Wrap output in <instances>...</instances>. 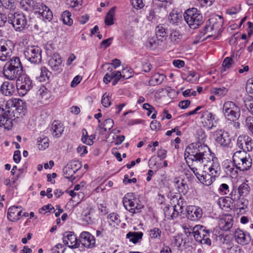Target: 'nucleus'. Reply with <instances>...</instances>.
Wrapping results in <instances>:
<instances>
[{"mask_svg":"<svg viewBox=\"0 0 253 253\" xmlns=\"http://www.w3.org/2000/svg\"><path fill=\"white\" fill-rule=\"evenodd\" d=\"M7 21L8 22L7 14L0 12V27L4 26Z\"/></svg>","mask_w":253,"mask_h":253,"instance_id":"62","label":"nucleus"},{"mask_svg":"<svg viewBox=\"0 0 253 253\" xmlns=\"http://www.w3.org/2000/svg\"><path fill=\"white\" fill-rule=\"evenodd\" d=\"M219 228L223 231H228L233 226V219L231 215H227L221 218L218 223Z\"/></svg>","mask_w":253,"mask_h":253,"instance_id":"25","label":"nucleus"},{"mask_svg":"<svg viewBox=\"0 0 253 253\" xmlns=\"http://www.w3.org/2000/svg\"><path fill=\"white\" fill-rule=\"evenodd\" d=\"M22 101L19 99L12 98L8 100L6 103L5 108L0 107V127L6 129H11L13 126V117L15 115L12 108L18 107Z\"/></svg>","mask_w":253,"mask_h":253,"instance_id":"2","label":"nucleus"},{"mask_svg":"<svg viewBox=\"0 0 253 253\" xmlns=\"http://www.w3.org/2000/svg\"><path fill=\"white\" fill-rule=\"evenodd\" d=\"M101 103L105 107H108L111 105L109 94L107 93L104 94L102 97Z\"/></svg>","mask_w":253,"mask_h":253,"instance_id":"57","label":"nucleus"},{"mask_svg":"<svg viewBox=\"0 0 253 253\" xmlns=\"http://www.w3.org/2000/svg\"><path fill=\"white\" fill-rule=\"evenodd\" d=\"M143 236V233L138 232H128L126 235V238L129 239V241L135 244L137 243L140 239H141Z\"/></svg>","mask_w":253,"mask_h":253,"instance_id":"37","label":"nucleus"},{"mask_svg":"<svg viewBox=\"0 0 253 253\" xmlns=\"http://www.w3.org/2000/svg\"><path fill=\"white\" fill-rule=\"evenodd\" d=\"M197 138L198 139L199 142L198 143H196L195 144L192 143L191 145H190L188 147L186 148V152L188 153V152L189 151V149H187L189 146H191L192 145H195L198 143L201 144V145H204V143L206 141V139L207 138V135L206 134V133L204 130L202 129H199L197 131Z\"/></svg>","mask_w":253,"mask_h":253,"instance_id":"36","label":"nucleus"},{"mask_svg":"<svg viewBox=\"0 0 253 253\" xmlns=\"http://www.w3.org/2000/svg\"><path fill=\"white\" fill-rule=\"evenodd\" d=\"M50 130L52 135L58 138L61 136L64 131V128L62 125L58 121H54L51 126Z\"/></svg>","mask_w":253,"mask_h":253,"instance_id":"26","label":"nucleus"},{"mask_svg":"<svg viewBox=\"0 0 253 253\" xmlns=\"http://www.w3.org/2000/svg\"><path fill=\"white\" fill-rule=\"evenodd\" d=\"M82 141L88 145H91L93 143V141L89 139V136L88 135L87 132L85 128L82 129Z\"/></svg>","mask_w":253,"mask_h":253,"instance_id":"49","label":"nucleus"},{"mask_svg":"<svg viewBox=\"0 0 253 253\" xmlns=\"http://www.w3.org/2000/svg\"><path fill=\"white\" fill-rule=\"evenodd\" d=\"M165 76L163 74L156 73L154 74L148 82L149 85L155 86L161 84L164 80Z\"/></svg>","mask_w":253,"mask_h":253,"instance_id":"34","label":"nucleus"},{"mask_svg":"<svg viewBox=\"0 0 253 253\" xmlns=\"http://www.w3.org/2000/svg\"><path fill=\"white\" fill-rule=\"evenodd\" d=\"M63 173L64 177L71 181H73L75 179V177L73 176L75 172L68 165L63 168Z\"/></svg>","mask_w":253,"mask_h":253,"instance_id":"42","label":"nucleus"},{"mask_svg":"<svg viewBox=\"0 0 253 253\" xmlns=\"http://www.w3.org/2000/svg\"><path fill=\"white\" fill-rule=\"evenodd\" d=\"M237 145L242 151L245 152L252 151L253 149V141L252 139L248 135H241L237 140Z\"/></svg>","mask_w":253,"mask_h":253,"instance_id":"14","label":"nucleus"},{"mask_svg":"<svg viewBox=\"0 0 253 253\" xmlns=\"http://www.w3.org/2000/svg\"><path fill=\"white\" fill-rule=\"evenodd\" d=\"M63 241L64 245L71 249L77 248L80 245L79 240L72 232H66L64 234Z\"/></svg>","mask_w":253,"mask_h":253,"instance_id":"18","label":"nucleus"},{"mask_svg":"<svg viewBox=\"0 0 253 253\" xmlns=\"http://www.w3.org/2000/svg\"><path fill=\"white\" fill-rule=\"evenodd\" d=\"M182 35L178 31H172L169 36V39L171 42L173 44H176L178 43L182 39Z\"/></svg>","mask_w":253,"mask_h":253,"instance_id":"38","label":"nucleus"},{"mask_svg":"<svg viewBox=\"0 0 253 253\" xmlns=\"http://www.w3.org/2000/svg\"><path fill=\"white\" fill-rule=\"evenodd\" d=\"M83 219L88 224H91L94 222V219L91 215V211L90 210L87 211L83 214Z\"/></svg>","mask_w":253,"mask_h":253,"instance_id":"55","label":"nucleus"},{"mask_svg":"<svg viewBox=\"0 0 253 253\" xmlns=\"http://www.w3.org/2000/svg\"><path fill=\"white\" fill-rule=\"evenodd\" d=\"M233 162L237 169L241 171L249 169L252 165V159L250 155L245 151H237L232 157Z\"/></svg>","mask_w":253,"mask_h":253,"instance_id":"4","label":"nucleus"},{"mask_svg":"<svg viewBox=\"0 0 253 253\" xmlns=\"http://www.w3.org/2000/svg\"><path fill=\"white\" fill-rule=\"evenodd\" d=\"M186 205V203L184 200L181 197H180L179 199L177 200L176 205L171 207V211H173V212L171 215V219H174L177 217L180 213H182L184 211Z\"/></svg>","mask_w":253,"mask_h":253,"instance_id":"21","label":"nucleus"},{"mask_svg":"<svg viewBox=\"0 0 253 253\" xmlns=\"http://www.w3.org/2000/svg\"><path fill=\"white\" fill-rule=\"evenodd\" d=\"M219 191L222 195L229 194V186L225 183H222L219 188Z\"/></svg>","mask_w":253,"mask_h":253,"instance_id":"61","label":"nucleus"},{"mask_svg":"<svg viewBox=\"0 0 253 253\" xmlns=\"http://www.w3.org/2000/svg\"><path fill=\"white\" fill-rule=\"evenodd\" d=\"M79 243L85 248L88 249L93 248L95 244V239L94 237L90 233L86 231H84L80 235V239L79 240Z\"/></svg>","mask_w":253,"mask_h":253,"instance_id":"16","label":"nucleus"},{"mask_svg":"<svg viewBox=\"0 0 253 253\" xmlns=\"http://www.w3.org/2000/svg\"><path fill=\"white\" fill-rule=\"evenodd\" d=\"M214 135L216 137L215 140L216 142L221 146L227 147L229 145L231 142V138L227 132H223L221 130H218L214 132Z\"/></svg>","mask_w":253,"mask_h":253,"instance_id":"20","label":"nucleus"},{"mask_svg":"<svg viewBox=\"0 0 253 253\" xmlns=\"http://www.w3.org/2000/svg\"><path fill=\"white\" fill-rule=\"evenodd\" d=\"M155 34V37L161 42L165 40L168 36L166 29L161 25H159L156 27Z\"/></svg>","mask_w":253,"mask_h":253,"instance_id":"30","label":"nucleus"},{"mask_svg":"<svg viewBox=\"0 0 253 253\" xmlns=\"http://www.w3.org/2000/svg\"><path fill=\"white\" fill-rule=\"evenodd\" d=\"M7 18L8 23L12 25L16 31L21 32L28 28V21L23 13L9 11Z\"/></svg>","mask_w":253,"mask_h":253,"instance_id":"5","label":"nucleus"},{"mask_svg":"<svg viewBox=\"0 0 253 253\" xmlns=\"http://www.w3.org/2000/svg\"><path fill=\"white\" fill-rule=\"evenodd\" d=\"M233 200H232L230 196L228 197H226L225 198H220L219 199L218 201V204L219 207L222 209H232V207L233 206V202H232Z\"/></svg>","mask_w":253,"mask_h":253,"instance_id":"29","label":"nucleus"},{"mask_svg":"<svg viewBox=\"0 0 253 253\" xmlns=\"http://www.w3.org/2000/svg\"><path fill=\"white\" fill-rule=\"evenodd\" d=\"M108 219L109 220L108 222L111 225H112V223L118 224L120 222L119 215L116 213L113 212L109 214L108 216Z\"/></svg>","mask_w":253,"mask_h":253,"instance_id":"54","label":"nucleus"},{"mask_svg":"<svg viewBox=\"0 0 253 253\" xmlns=\"http://www.w3.org/2000/svg\"><path fill=\"white\" fill-rule=\"evenodd\" d=\"M223 24V20L219 16L218 18H211L204 27V34L209 33L207 38L211 37L214 34L218 33Z\"/></svg>","mask_w":253,"mask_h":253,"instance_id":"8","label":"nucleus"},{"mask_svg":"<svg viewBox=\"0 0 253 253\" xmlns=\"http://www.w3.org/2000/svg\"><path fill=\"white\" fill-rule=\"evenodd\" d=\"M126 202L123 201V204L126 209L132 213V215L135 213L140 212L141 209L143 206L137 202H135L134 200L129 201Z\"/></svg>","mask_w":253,"mask_h":253,"instance_id":"24","label":"nucleus"},{"mask_svg":"<svg viewBox=\"0 0 253 253\" xmlns=\"http://www.w3.org/2000/svg\"><path fill=\"white\" fill-rule=\"evenodd\" d=\"M37 145L40 150H44L49 146V139L44 136L40 137L37 140Z\"/></svg>","mask_w":253,"mask_h":253,"instance_id":"40","label":"nucleus"},{"mask_svg":"<svg viewBox=\"0 0 253 253\" xmlns=\"http://www.w3.org/2000/svg\"><path fill=\"white\" fill-rule=\"evenodd\" d=\"M211 91L213 94L217 95L219 97H222L226 94L228 89L224 87L220 88H213L211 89Z\"/></svg>","mask_w":253,"mask_h":253,"instance_id":"50","label":"nucleus"},{"mask_svg":"<svg viewBox=\"0 0 253 253\" xmlns=\"http://www.w3.org/2000/svg\"><path fill=\"white\" fill-rule=\"evenodd\" d=\"M233 202H236L237 204H234V206L236 207L237 209L239 210V212H244L245 211V210L247 209L248 206V201L244 198V197L240 198L239 197V199L237 201H233Z\"/></svg>","mask_w":253,"mask_h":253,"instance_id":"35","label":"nucleus"},{"mask_svg":"<svg viewBox=\"0 0 253 253\" xmlns=\"http://www.w3.org/2000/svg\"><path fill=\"white\" fill-rule=\"evenodd\" d=\"M25 58L32 63H40L42 60V49L37 46L27 47L24 52Z\"/></svg>","mask_w":253,"mask_h":253,"instance_id":"10","label":"nucleus"},{"mask_svg":"<svg viewBox=\"0 0 253 253\" xmlns=\"http://www.w3.org/2000/svg\"><path fill=\"white\" fill-rule=\"evenodd\" d=\"M0 4L7 9H11L15 7L14 0H0Z\"/></svg>","mask_w":253,"mask_h":253,"instance_id":"48","label":"nucleus"},{"mask_svg":"<svg viewBox=\"0 0 253 253\" xmlns=\"http://www.w3.org/2000/svg\"><path fill=\"white\" fill-rule=\"evenodd\" d=\"M116 7H112L107 12L105 17V23L107 25H112L114 24Z\"/></svg>","mask_w":253,"mask_h":253,"instance_id":"39","label":"nucleus"},{"mask_svg":"<svg viewBox=\"0 0 253 253\" xmlns=\"http://www.w3.org/2000/svg\"><path fill=\"white\" fill-rule=\"evenodd\" d=\"M234 237L236 242L240 245H248L251 241L250 234L239 229L235 231Z\"/></svg>","mask_w":253,"mask_h":253,"instance_id":"19","label":"nucleus"},{"mask_svg":"<svg viewBox=\"0 0 253 253\" xmlns=\"http://www.w3.org/2000/svg\"><path fill=\"white\" fill-rule=\"evenodd\" d=\"M187 149L189 151L187 158L193 161V165L199 163L203 166L205 171L207 169V172L215 177L220 175L221 168L218 159L207 145L198 143L189 146Z\"/></svg>","mask_w":253,"mask_h":253,"instance_id":"1","label":"nucleus"},{"mask_svg":"<svg viewBox=\"0 0 253 253\" xmlns=\"http://www.w3.org/2000/svg\"><path fill=\"white\" fill-rule=\"evenodd\" d=\"M232 56L234 57V55H232L231 57H227L224 59L222 64V69L221 71L222 73L232 67L234 63L233 59L232 58Z\"/></svg>","mask_w":253,"mask_h":253,"instance_id":"45","label":"nucleus"},{"mask_svg":"<svg viewBox=\"0 0 253 253\" xmlns=\"http://www.w3.org/2000/svg\"><path fill=\"white\" fill-rule=\"evenodd\" d=\"M159 41L155 37H149L146 42V45L148 48L154 49L159 45Z\"/></svg>","mask_w":253,"mask_h":253,"instance_id":"43","label":"nucleus"},{"mask_svg":"<svg viewBox=\"0 0 253 253\" xmlns=\"http://www.w3.org/2000/svg\"><path fill=\"white\" fill-rule=\"evenodd\" d=\"M0 91L6 96L11 95L14 91V85L9 82H4L0 87Z\"/></svg>","mask_w":253,"mask_h":253,"instance_id":"28","label":"nucleus"},{"mask_svg":"<svg viewBox=\"0 0 253 253\" xmlns=\"http://www.w3.org/2000/svg\"><path fill=\"white\" fill-rule=\"evenodd\" d=\"M68 167L76 173L82 167L81 162L78 161H74L70 162L68 165Z\"/></svg>","mask_w":253,"mask_h":253,"instance_id":"53","label":"nucleus"},{"mask_svg":"<svg viewBox=\"0 0 253 253\" xmlns=\"http://www.w3.org/2000/svg\"><path fill=\"white\" fill-rule=\"evenodd\" d=\"M169 19L170 23L175 24L178 22L179 16L177 14L172 13L170 14L169 17Z\"/></svg>","mask_w":253,"mask_h":253,"instance_id":"64","label":"nucleus"},{"mask_svg":"<svg viewBox=\"0 0 253 253\" xmlns=\"http://www.w3.org/2000/svg\"><path fill=\"white\" fill-rule=\"evenodd\" d=\"M71 13L69 11L63 12L61 17L64 24L71 26L73 24V20L71 18Z\"/></svg>","mask_w":253,"mask_h":253,"instance_id":"46","label":"nucleus"},{"mask_svg":"<svg viewBox=\"0 0 253 253\" xmlns=\"http://www.w3.org/2000/svg\"><path fill=\"white\" fill-rule=\"evenodd\" d=\"M246 126L253 134V117H247L245 121Z\"/></svg>","mask_w":253,"mask_h":253,"instance_id":"58","label":"nucleus"},{"mask_svg":"<svg viewBox=\"0 0 253 253\" xmlns=\"http://www.w3.org/2000/svg\"><path fill=\"white\" fill-rule=\"evenodd\" d=\"M149 235L152 239L160 240L161 238L162 231L158 228H154L149 231Z\"/></svg>","mask_w":253,"mask_h":253,"instance_id":"44","label":"nucleus"},{"mask_svg":"<svg viewBox=\"0 0 253 253\" xmlns=\"http://www.w3.org/2000/svg\"><path fill=\"white\" fill-rule=\"evenodd\" d=\"M13 43L10 40H0V60L5 61L10 56Z\"/></svg>","mask_w":253,"mask_h":253,"instance_id":"12","label":"nucleus"},{"mask_svg":"<svg viewBox=\"0 0 253 253\" xmlns=\"http://www.w3.org/2000/svg\"><path fill=\"white\" fill-rule=\"evenodd\" d=\"M197 177L201 183L206 186H209L211 185L213 181L215 180V178L214 176H212L208 172L205 175H200V176L197 175Z\"/></svg>","mask_w":253,"mask_h":253,"instance_id":"33","label":"nucleus"},{"mask_svg":"<svg viewBox=\"0 0 253 253\" xmlns=\"http://www.w3.org/2000/svg\"><path fill=\"white\" fill-rule=\"evenodd\" d=\"M246 89L250 93L253 94V78L248 80L246 83Z\"/></svg>","mask_w":253,"mask_h":253,"instance_id":"60","label":"nucleus"},{"mask_svg":"<svg viewBox=\"0 0 253 253\" xmlns=\"http://www.w3.org/2000/svg\"><path fill=\"white\" fill-rule=\"evenodd\" d=\"M114 122L112 119H106L103 124V126H99V127L103 129L104 131H106L108 129L110 130L113 126Z\"/></svg>","mask_w":253,"mask_h":253,"instance_id":"52","label":"nucleus"},{"mask_svg":"<svg viewBox=\"0 0 253 253\" xmlns=\"http://www.w3.org/2000/svg\"><path fill=\"white\" fill-rule=\"evenodd\" d=\"M34 10L36 13H38L43 20L50 21L52 17V11L45 5L41 2H36L34 5Z\"/></svg>","mask_w":253,"mask_h":253,"instance_id":"13","label":"nucleus"},{"mask_svg":"<svg viewBox=\"0 0 253 253\" xmlns=\"http://www.w3.org/2000/svg\"><path fill=\"white\" fill-rule=\"evenodd\" d=\"M22 210L21 207L12 206L8 209L7 212V218L11 221H15L20 219Z\"/></svg>","mask_w":253,"mask_h":253,"instance_id":"23","label":"nucleus"},{"mask_svg":"<svg viewBox=\"0 0 253 253\" xmlns=\"http://www.w3.org/2000/svg\"><path fill=\"white\" fill-rule=\"evenodd\" d=\"M108 70L109 72L105 74L103 78V82L106 84L110 83L111 80L113 78H115L118 80H120L121 77L126 78L125 76L122 75L120 71H114L113 68L108 67ZM130 77V76L126 77V79H128Z\"/></svg>","mask_w":253,"mask_h":253,"instance_id":"22","label":"nucleus"},{"mask_svg":"<svg viewBox=\"0 0 253 253\" xmlns=\"http://www.w3.org/2000/svg\"><path fill=\"white\" fill-rule=\"evenodd\" d=\"M184 155H185V158L186 160V162H187V164L188 165L189 167H190V169H191V170L194 173V174H195V175L196 176H197V175L200 176V175L201 174L196 172L197 170V168H196V167H201L203 166H200L199 163L198 164L195 163V165L192 166V165H193V164H194V162L193 161H191L192 162V164H191V165H189V162L188 161V160H190L188 158H187V157L189 155V154L188 153V155H187V154L185 153Z\"/></svg>","mask_w":253,"mask_h":253,"instance_id":"51","label":"nucleus"},{"mask_svg":"<svg viewBox=\"0 0 253 253\" xmlns=\"http://www.w3.org/2000/svg\"><path fill=\"white\" fill-rule=\"evenodd\" d=\"M211 232L202 225H196L193 229L192 234L197 242L208 246L211 245V240L210 239Z\"/></svg>","mask_w":253,"mask_h":253,"instance_id":"7","label":"nucleus"},{"mask_svg":"<svg viewBox=\"0 0 253 253\" xmlns=\"http://www.w3.org/2000/svg\"><path fill=\"white\" fill-rule=\"evenodd\" d=\"M23 72V67L20 59L17 57H12L3 66L4 76L10 80L17 78Z\"/></svg>","mask_w":253,"mask_h":253,"instance_id":"3","label":"nucleus"},{"mask_svg":"<svg viewBox=\"0 0 253 253\" xmlns=\"http://www.w3.org/2000/svg\"><path fill=\"white\" fill-rule=\"evenodd\" d=\"M187 212V217L192 221H197L199 220L203 215L202 209L199 207L189 206L186 208Z\"/></svg>","mask_w":253,"mask_h":253,"instance_id":"17","label":"nucleus"},{"mask_svg":"<svg viewBox=\"0 0 253 253\" xmlns=\"http://www.w3.org/2000/svg\"><path fill=\"white\" fill-rule=\"evenodd\" d=\"M185 21L192 29H196L203 22V16L197 8H192L187 10L184 14Z\"/></svg>","mask_w":253,"mask_h":253,"instance_id":"6","label":"nucleus"},{"mask_svg":"<svg viewBox=\"0 0 253 253\" xmlns=\"http://www.w3.org/2000/svg\"><path fill=\"white\" fill-rule=\"evenodd\" d=\"M131 4L134 8L139 9L144 6L143 0H131Z\"/></svg>","mask_w":253,"mask_h":253,"instance_id":"59","label":"nucleus"},{"mask_svg":"<svg viewBox=\"0 0 253 253\" xmlns=\"http://www.w3.org/2000/svg\"><path fill=\"white\" fill-rule=\"evenodd\" d=\"M222 109L223 111H233L237 110H240V108L234 102L226 101L224 103Z\"/></svg>","mask_w":253,"mask_h":253,"instance_id":"41","label":"nucleus"},{"mask_svg":"<svg viewBox=\"0 0 253 253\" xmlns=\"http://www.w3.org/2000/svg\"><path fill=\"white\" fill-rule=\"evenodd\" d=\"M224 117L228 120L234 122L237 120L240 117L241 111L237 110L235 111H223Z\"/></svg>","mask_w":253,"mask_h":253,"instance_id":"31","label":"nucleus"},{"mask_svg":"<svg viewBox=\"0 0 253 253\" xmlns=\"http://www.w3.org/2000/svg\"><path fill=\"white\" fill-rule=\"evenodd\" d=\"M250 187L246 183H242L238 189L233 188L229 193V196L233 201H237L239 197H245L248 196L250 192Z\"/></svg>","mask_w":253,"mask_h":253,"instance_id":"11","label":"nucleus"},{"mask_svg":"<svg viewBox=\"0 0 253 253\" xmlns=\"http://www.w3.org/2000/svg\"><path fill=\"white\" fill-rule=\"evenodd\" d=\"M174 183H175V186L177 189L178 192L180 194L185 195L188 190V186L183 179L181 181L178 180H175Z\"/></svg>","mask_w":253,"mask_h":253,"instance_id":"32","label":"nucleus"},{"mask_svg":"<svg viewBox=\"0 0 253 253\" xmlns=\"http://www.w3.org/2000/svg\"><path fill=\"white\" fill-rule=\"evenodd\" d=\"M32 81L26 74L22 73L17 78L16 87L20 95H25L32 88Z\"/></svg>","mask_w":253,"mask_h":253,"instance_id":"9","label":"nucleus"},{"mask_svg":"<svg viewBox=\"0 0 253 253\" xmlns=\"http://www.w3.org/2000/svg\"><path fill=\"white\" fill-rule=\"evenodd\" d=\"M51 73L45 67H43L41 69L40 76L39 77L40 81H45L46 79H48Z\"/></svg>","mask_w":253,"mask_h":253,"instance_id":"47","label":"nucleus"},{"mask_svg":"<svg viewBox=\"0 0 253 253\" xmlns=\"http://www.w3.org/2000/svg\"><path fill=\"white\" fill-rule=\"evenodd\" d=\"M202 123L204 126L207 127L209 129L216 127L217 120H215L214 115L208 111H205L201 116Z\"/></svg>","mask_w":253,"mask_h":253,"instance_id":"15","label":"nucleus"},{"mask_svg":"<svg viewBox=\"0 0 253 253\" xmlns=\"http://www.w3.org/2000/svg\"><path fill=\"white\" fill-rule=\"evenodd\" d=\"M61 58L58 55H54L48 61L49 65L54 71H58L61 69Z\"/></svg>","mask_w":253,"mask_h":253,"instance_id":"27","label":"nucleus"},{"mask_svg":"<svg viewBox=\"0 0 253 253\" xmlns=\"http://www.w3.org/2000/svg\"><path fill=\"white\" fill-rule=\"evenodd\" d=\"M157 15L155 14V12L153 9H150L149 10L148 15L147 16L148 20L154 22L156 19Z\"/></svg>","mask_w":253,"mask_h":253,"instance_id":"63","label":"nucleus"},{"mask_svg":"<svg viewBox=\"0 0 253 253\" xmlns=\"http://www.w3.org/2000/svg\"><path fill=\"white\" fill-rule=\"evenodd\" d=\"M225 171L227 174L230 175L232 177L237 176L238 172L234 169V166H228L225 168Z\"/></svg>","mask_w":253,"mask_h":253,"instance_id":"56","label":"nucleus"}]
</instances>
